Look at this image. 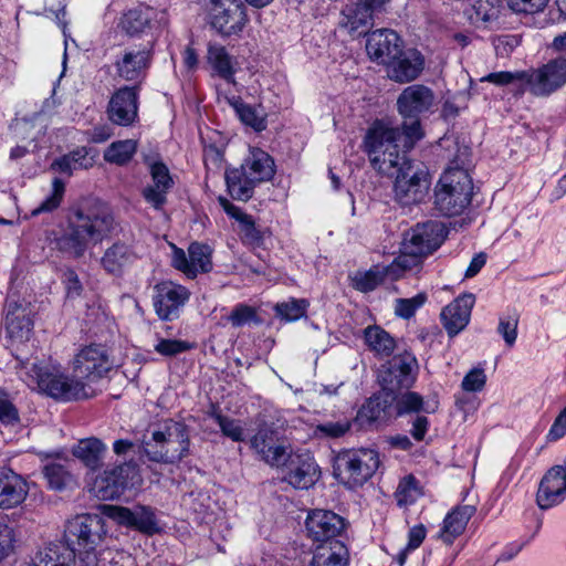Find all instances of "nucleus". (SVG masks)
I'll return each instance as SVG.
<instances>
[{"mask_svg": "<svg viewBox=\"0 0 566 566\" xmlns=\"http://www.w3.org/2000/svg\"><path fill=\"white\" fill-rule=\"evenodd\" d=\"M112 224V214L105 206L78 209L69 218L56 247L61 252L80 258L90 245L96 244L109 232Z\"/></svg>", "mask_w": 566, "mask_h": 566, "instance_id": "f257e3e1", "label": "nucleus"}, {"mask_svg": "<svg viewBox=\"0 0 566 566\" xmlns=\"http://www.w3.org/2000/svg\"><path fill=\"white\" fill-rule=\"evenodd\" d=\"M416 366V359L409 355L395 356L385 370L381 371L382 391L370 398L359 410L358 420L369 424L385 421L392 415V403L396 399L395 390L399 387H409V376Z\"/></svg>", "mask_w": 566, "mask_h": 566, "instance_id": "f03ea898", "label": "nucleus"}, {"mask_svg": "<svg viewBox=\"0 0 566 566\" xmlns=\"http://www.w3.org/2000/svg\"><path fill=\"white\" fill-rule=\"evenodd\" d=\"M443 241V227L437 222L417 224L406 232L401 243V254L389 265V272L401 273L421 264L422 259L432 253Z\"/></svg>", "mask_w": 566, "mask_h": 566, "instance_id": "7ed1b4c3", "label": "nucleus"}, {"mask_svg": "<svg viewBox=\"0 0 566 566\" xmlns=\"http://www.w3.org/2000/svg\"><path fill=\"white\" fill-rule=\"evenodd\" d=\"M188 444L185 426L170 421L163 428L147 431L140 441V449L150 461L172 463L184 457Z\"/></svg>", "mask_w": 566, "mask_h": 566, "instance_id": "20e7f679", "label": "nucleus"}, {"mask_svg": "<svg viewBox=\"0 0 566 566\" xmlns=\"http://www.w3.org/2000/svg\"><path fill=\"white\" fill-rule=\"evenodd\" d=\"M274 175V161L265 151L253 149L241 169L233 168L226 172L230 195L247 201L252 197L253 187L258 182L269 180Z\"/></svg>", "mask_w": 566, "mask_h": 566, "instance_id": "39448f33", "label": "nucleus"}, {"mask_svg": "<svg viewBox=\"0 0 566 566\" xmlns=\"http://www.w3.org/2000/svg\"><path fill=\"white\" fill-rule=\"evenodd\" d=\"M473 184L464 169H449L441 177L436 189V208L444 216H458L470 203Z\"/></svg>", "mask_w": 566, "mask_h": 566, "instance_id": "423d86ee", "label": "nucleus"}, {"mask_svg": "<svg viewBox=\"0 0 566 566\" xmlns=\"http://www.w3.org/2000/svg\"><path fill=\"white\" fill-rule=\"evenodd\" d=\"M433 102L432 92L422 85H412L403 90L398 98V109L403 116L405 142L411 146L415 140L421 138L420 122L418 115L428 111Z\"/></svg>", "mask_w": 566, "mask_h": 566, "instance_id": "0eeeda50", "label": "nucleus"}, {"mask_svg": "<svg viewBox=\"0 0 566 566\" xmlns=\"http://www.w3.org/2000/svg\"><path fill=\"white\" fill-rule=\"evenodd\" d=\"M379 460L373 450L360 449L338 454L334 471L336 476L349 486L361 485L377 470Z\"/></svg>", "mask_w": 566, "mask_h": 566, "instance_id": "6e6552de", "label": "nucleus"}, {"mask_svg": "<svg viewBox=\"0 0 566 566\" xmlns=\"http://www.w3.org/2000/svg\"><path fill=\"white\" fill-rule=\"evenodd\" d=\"M105 535L103 520L97 515L81 514L69 520L64 530V541L70 548L94 551Z\"/></svg>", "mask_w": 566, "mask_h": 566, "instance_id": "1a4fd4ad", "label": "nucleus"}, {"mask_svg": "<svg viewBox=\"0 0 566 566\" xmlns=\"http://www.w3.org/2000/svg\"><path fill=\"white\" fill-rule=\"evenodd\" d=\"M30 373L36 378L39 388L53 398L71 400L91 397L87 385L73 376L59 375L36 364L32 365Z\"/></svg>", "mask_w": 566, "mask_h": 566, "instance_id": "9d476101", "label": "nucleus"}, {"mask_svg": "<svg viewBox=\"0 0 566 566\" xmlns=\"http://www.w3.org/2000/svg\"><path fill=\"white\" fill-rule=\"evenodd\" d=\"M106 349L101 346H87L74 358L73 377L87 385L91 396L95 394L93 384L111 370Z\"/></svg>", "mask_w": 566, "mask_h": 566, "instance_id": "9b49d317", "label": "nucleus"}, {"mask_svg": "<svg viewBox=\"0 0 566 566\" xmlns=\"http://www.w3.org/2000/svg\"><path fill=\"white\" fill-rule=\"evenodd\" d=\"M251 443L262 460L271 467L283 468L293 454L291 444L282 432L270 426L260 428Z\"/></svg>", "mask_w": 566, "mask_h": 566, "instance_id": "f8f14e48", "label": "nucleus"}, {"mask_svg": "<svg viewBox=\"0 0 566 566\" xmlns=\"http://www.w3.org/2000/svg\"><path fill=\"white\" fill-rule=\"evenodd\" d=\"M394 191L396 200L402 206L422 202L429 193L430 179L428 172L411 164L402 167L396 175Z\"/></svg>", "mask_w": 566, "mask_h": 566, "instance_id": "ddd939ff", "label": "nucleus"}, {"mask_svg": "<svg viewBox=\"0 0 566 566\" xmlns=\"http://www.w3.org/2000/svg\"><path fill=\"white\" fill-rule=\"evenodd\" d=\"M521 81L527 83L536 95H547L566 82V60L555 59L534 71L518 72Z\"/></svg>", "mask_w": 566, "mask_h": 566, "instance_id": "4468645a", "label": "nucleus"}, {"mask_svg": "<svg viewBox=\"0 0 566 566\" xmlns=\"http://www.w3.org/2000/svg\"><path fill=\"white\" fill-rule=\"evenodd\" d=\"M209 15L211 25L224 35L240 32L245 23L241 0H210Z\"/></svg>", "mask_w": 566, "mask_h": 566, "instance_id": "2eb2a0df", "label": "nucleus"}, {"mask_svg": "<svg viewBox=\"0 0 566 566\" xmlns=\"http://www.w3.org/2000/svg\"><path fill=\"white\" fill-rule=\"evenodd\" d=\"M102 512L116 523L134 527L146 535H154L159 532L155 515L148 507L138 506L132 511L123 506L103 505Z\"/></svg>", "mask_w": 566, "mask_h": 566, "instance_id": "dca6fc26", "label": "nucleus"}, {"mask_svg": "<svg viewBox=\"0 0 566 566\" xmlns=\"http://www.w3.org/2000/svg\"><path fill=\"white\" fill-rule=\"evenodd\" d=\"M405 137L406 129H403V133H400L398 128H392L387 123H375L366 137L369 161L376 150H382L384 154H389L400 151L401 147L403 149L411 148L413 144L411 146H407Z\"/></svg>", "mask_w": 566, "mask_h": 566, "instance_id": "f3484780", "label": "nucleus"}, {"mask_svg": "<svg viewBox=\"0 0 566 566\" xmlns=\"http://www.w3.org/2000/svg\"><path fill=\"white\" fill-rule=\"evenodd\" d=\"M308 536L316 543L327 544L335 539L344 530V521L331 511L315 510L306 520Z\"/></svg>", "mask_w": 566, "mask_h": 566, "instance_id": "a211bd4d", "label": "nucleus"}, {"mask_svg": "<svg viewBox=\"0 0 566 566\" xmlns=\"http://www.w3.org/2000/svg\"><path fill=\"white\" fill-rule=\"evenodd\" d=\"M385 65L390 80L407 83L413 81L420 74L423 67V59L417 50H402L401 48L397 56L390 59Z\"/></svg>", "mask_w": 566, "mask_h": 566, "instance_id": "6ab92c4d", "label": "nucleus"}, {"mask_svg": "<svg viewBox=\"0 0 566 566\" xmlns=\"http://www.w3.org/2000/svg\"><path fill=\"white\" fill-rule=\"evenodd\" d=\"M283 469L286 470L284 479L297 489H308L319 475L318 468L308 453H293Z\"/></svg>", "mask_w": 566, "mask_h": 566, "instance_id": "aec40b11", "label": "nucleus"}, {"mask_svg": "<svg viewBox=\"0 0 566 566\" xmlns=\"http://www.w3.org/2000/svg\"><path fill=\"white\" fill-rule=\"evenodd\" d=\"M401 49L398 34L388 29L376 30L368 34L366 51L371 60L386 64L394 59Z\"/></svg>", "mask_w": 566, "mask_h": 566, "instance_id": "412c9836", "label": "nucleus"}, {"mask_svg": "<svg viewBox=\"0 0 566 566\" xmlns=\"http://www.w3.org/2000/svg\"><path fill=\"white\" fill-rule=\"evenodd\" d=\"M154 39L146 34L144 42L138 48L127 50L122 60L117 62L119 76L127 81L136 80L147 67Z\"/></svg>", "mask_w": 566, "mask_h": 566, "instance_id": "4be33fe9", "label": "nucleus"}, {"mask_svg": "<svg viewBox=\"0 0 566 566\" xmlns=\"http://www.w3.org/2000/svg\"><path fill=\"white\" fill-rule=\"evenodd\" d=\"M188 252L190 260L187 259L184 250L175 249L174 265L176 269L190 277L196 276L197 269H200L202 272L211 270V249L208 245L195 242L190 244Z\"/></svg>", "mask_w": 566, "mask_h": 566, "instance_id": "5701e85b", "label": "nucleus"}, {"mask_svg": "<svg viewBox=\"0 0 566 566\" xmlns=\"http://www.w3.org/2000/svg\"><path fill=\"white\" fill-rule=\"evenodd\" d=\"M137 95L133 88L118 90L108 106L111 120L119 125H129L137 117Z\"/></svg>", "mask_w": 566, "mask_h": 566, "instance_id": "b1692460", "label": "nucleus"}, {"mask_svg": "<svg viewBox=\"0 0 566 566\" xmlns=\"http://www.w3.org/2000/svg\"><path fill=\"white\" fill-rule=\"evenodd\" d=\"M566 492V470L556 465L548 470L541 481L537 503L541 509H548L557 502V497Z\"/></svg>", "mask_w": 566, "mask_h": 566, "instance_id": "393cba45", "label": "nucleus"}, {"mask_svg": "<svg viewBox=\"0 0 566 566\" xmlns=\"http://www.w3.org/2000/svg\"><path fill=\"white\" fill-rule=\"evenodd\" d=\"M157 290L155 307L163 319H170L189 296V292L185 287L171 283L159 284Z\"/></svg>", "mask_w": 566, "mask_h": 566, "instance_id": "a878e982", "label": "nucleus"}, {"mask_svg": "<svg viewBox=\"0 0 566 566\" xmlns=\"http://www.w3.org/2000/svg\"><path fill=\"white\" fill-rule=\"evenodd\" d=\"M473 304V296L464 295L443 308L441 318L451 336L459 333L468 324Z\"/></svg>", "mask_w": 566, "mask_h": 566, "instance_id": "bb28decb", "label": "nucleus"}, {"mask_svg": "<svg viewBox=\"0 0 566 566\" xmlns=\"http://www.w3.org/2000/svg\"><path fill=\"white\" fill-rule=\"evenodd\" d=\"M150 175L154 185L146 187L143 193L149 203L159 209L166 201L165 193L170 188L172 179L168 168L161 163H155L150 166Z\"/></svg>", "mask_w": 566, "mask_h": 566, "instance_id": "cd10ccee", "label": "nucleus"}, {"mask_svg": "<svg viewBox=\"0 0 566 566\" xmlns=\"http://www.w3.org/2000/svg\"><path fill=\"white\" fill-rule=\"evenodd\" d=\"M27 494L25 481L15 474L0 471V507L10 509L19 505Z\"/></svg>", "mask_w": 566, "mask_h": 566, "instance_id": "c85d7f7f", "label": "nucleus"}, {"mask_svg": "<svg viewBox=\"0 0 566 566\" xmlns=\"http://www.w3.org/2000/svg\"><path fill=\"white\" fill-rule=\"evenodd\" d=\"M74 560L73 548L56 543L40 548L33 557L34 566H73Z\"/></svg>", "mask_w": 566, "mask_h": 566, "instance_id": "c756f323", "label": "nucleus"}, {"mask_svg": "<svg viewBox=\"0 0 566 566\" xmlns=\"http://www.w3.org/2000/svg\"><path fill=\"white\" fill-rule=\"evenodd\" d=\"M6 327L11 338L20 342L28 339L32 319L27 308L17 303H10L6 315Z\"/></svg>", "mask_w": 566, "mask_h": 566, "instance_id": "7c9ffc66", "label": "nucleus"}, {"mask_svg": "<svg viewBox=\"0 0 566 566\" xmlns=\"http://www.w3.org/2000/svg\"><path fill=\"white\" fill-rule=\"evenodd\" d=\"M105 444L97 438H86L77 442L73 448V455L91 470H97L103 464Z\"/></svg>", "mask_w": 566, "mask_h": 566, "instance_id": "2f4dec72", "label": "nucleus"}, {"mask_svg": "<svg viewBox=\"0 0 566 566\" xmlns=\"http://www.w3.org/2000/svg\"><path fill=\"white\" fill-rule=\"evenodd\" d=\"M340 24L348 30L352 35L366 34L373 25V14L359 2L347 6L343 11Z\"/></svg>", "mask_w": 566, "mask_h": 566, "instance_id": "473e14b6", "label": "nucleus"}, {"mask_svg": "<svg viewBox=\"0 0 566 566\" xmlns=\"http://www.w3.org/2000/svg\"><path fill=\"white\" fill-rule=\"evenodd\" d=\"M370 164L378 172L394 178L402 170V167H408L412 163L406 158V149H402L389 154H384L382 150H376L374 151Z\"/></svg>", "mask_w": 566, "mask_h": 566, "instance_id": "72a5a7b5", "label": "nucleus"}, {"mask_svg": "<svg viewBox=\"0 0 566 566\" xmlns=\"http://www.w3.org/2000/svg\"><path fill=\"white\" fill-rule=\"evenodd\" d=\"M348 551L342 542L318 544L314 551L313 566H347Z\"/></svg>", "mask_w": 566, "mask_h": 566, "instance_id": "f704fd0d", "label": "nucleus"}, {"mask_svg": "<svg viewBox=\"0 0 566 566\" xmlns=\"http://www.w3.org/2000/svg\"><path fill=\"white\" fill-rule=\"evenodd\" d=\"M133 469L129 463L115 467L104 471V474L96 481L98 496L106 499L113 497L118 493V486L125 483L128 472Z\"/></svg>", "mask_w": 566, "mask_h": 566, "instance_id": "c9c22d12", "label": "nucleus"}, {"mask_svg": "<svg viewBox=\"0 0 566 566\" xmlns=\"http://www.w3.org/2000/svg\"><path fill=\"white\" fill-rule=\"evenodd\" d=\"M402 273L400 270H396L395 272H389V266H379L376 265L366 272H358L353 277V284L355 289L360 292H369L376 289V286L380 285L386 276H389L392 280H397L400 277Z\"/></svg>", "mask_w": 566, "mask_h": 566, "instance_id": "e433bc0d", "label": "nucleus"}, {"mask_svg": "<svg viewBox=\"0 0 566 566\" xmlns=\"http://www.w3.org/2000/svg\"><path fill=\"white\" fill-rule=\"evenodd\" d=\"M472 513L473 509L470 506L454 509L444 520L441 539L448 544L452 543L454 537L463 533Z\"/></svg>", "mask_w": 566, "mask_h": 566, "instance_id": "4c0bfd02", "label": "nucleus"}, {"mask_svg": "<svg viewBox=\"0 0 566 566\" xmlns=\"http://www.w3.org/2000/svg\"><path fill=\"white\" fill-rule=\"evenodd\" d=\"M122 29L128 35H137L143 34V41L146 38V34L150 35L154 39V34L151 32L150 18L148 13L142 12L138 10H130L128 13L124 15L120 22Z\"/></svg>", "mask_w": 566, "mask_h": 566, "instance_id": "58836bf2", "label": "nucleus"}, {"mask_svg": "<svg viewBox=\"0 0 566 566\" xmlns=\"http://www.w3.org/2000/svg\"><path fill=\"white\" fill-rule=\"evenodd\" d=\"M133 254L129 249L120 243L108 248L102 259L104 269L109 273H119L130 262Z\"/></svg>", "mask_w": 566, "mask_h": 566, "instance_id": "ea45409f", "label": "nucleus"}, {"mask_svg": "<svg viewBox=\"0 0 566 566\" xmlns=\"http://www.w3.org/2000/svg\"><path fill=\"white\" fill-rule=\"evenodd\" d=\"M365 338L367 345L379 354L389 355L394 350V339L387 332L378 326H370L366 328Z\"/></svg>", "mask_w": 566, "mask_h": 566, "instance_id": "a19ab883", "label": "nucleus"}, {"mask_svg": "<svg viewBox=\"0 0 566 566\" xmlns=\"http://www.w3.org/2000/svg\"><path fill=\"white\" fill-rule=\"evenodd\" d=\"M137 148V143L132 139L113 143L104 153L108 163L124 165L130 160Z\"/></svg>", "mask_w": 566, "mask_h": 566, "instance_id": "79ce46f5", "label": "nucleus"}, {"mask_svg": "<svg viewBox=\"0 0 566 566\" xmlns=\"http://www.w3.org/2000/svg\"><path fill=\"white\" fill-rule=\"evenodd\" d=\"M208 61L221 77L228 81L232 77L233 70L231 57L223 46H210Z\"/></svg>", "mask_w": 566, "mask_h": 566, "instance_id": "37998d69", "label": "nucleus"}, {"mask_svg": "<svg viewBox=\"0 0 566 566\" xmlns=\"http://www.w3.org/2000/svg\"><path fill=\"white\" fill-rule=\"evenodd\" d=\"M43 473L50 488L54 490H62L72 481V475L61 464L53 463L45 465Z\"/></svg>", "mask_w": 566, "mask_h": 566, "instance_id": "c03bdc74", "label": "nucleus"}, {"mask_svg": "<svg viewBox=\"0 0 566 566\" xmlns=\"http://www.w3.org/2000/svg\"><path fill=\"white\" fill-rule=\"evenodd\" d=\"M421 494L422 492L420 488H418L415 478L412 475H408L399 483L396 497L399 505H406L412 503Z\"/></svg>", "mask_w": 566, "mask_h": 566, "instance_id": "a18cd8bd", "label": "nucleus"}, {"mask_svg": "<svg viewBox=\"0 0 566 566\" xmlns=\"http://www.w3.org/2000/svg\"><path fill=\"white\" fill-rule=\"evenodd\" d=\"M469 19L473 24L485 23L497 17V9L490 0H476Z\"/></svg>", "mask_w": 566, "mask_h": 566, "instance_id": "49530a36", "label": "nucleus"}, {"mask_svg": "<svg viewBox=\"0 0 566 566\" xmlns=\"http://www.w3.org/2000/svg\"><path fill=\"white\" fill-rule=\"evenodd\" d=\"M307 303L304 300H292L275 305V311L279 316L286 321H295L305 315Z\"/></svg>", "mask_w": 566, "mask_h": 566, "instance_id": "de8ad7c7", "label": "nucleus"}, {"mask_svg": "<svg viewBox=\"0 0 566 566\" xmlns=\"http://www.w3.org/2000/svg\"><path fill=\"white\" fill-rule=\"evenodd\" d=\"M15 543L14 528L7 523H0V560L14 552Z\"/></svg>", "mask_w": 566, "mask_h": 566, "instance_id": "09e8293b", "label": "nucleus"}, {"mask_svg": "<svg viewBox=\"0 0 566 566\" xmlns=\"http://www.w3.org/2000/svg\"><path fill=\"white\" fill-rule=\"evenodd\" d=\"M64 195V184L60 179H54L53 181V193L43 201L36 209L32 211L33 216H36L41 212H51L56 209Z\"/></svg>", "mask_w": 566, "mask_h": 566, "instance_id": "8fccbe9b", "label": "nucleus"}, {"mask_svg": "<svg viewBox=\"0 0 566 566\" xmlns=\"http://www.w3.org/2000/svg\"><path fill=\"white\" fill-rule=\"evenodd\" d=\"M189 348L190 345L187 342L166 338L159 339L158 344L155 346V350L164 356H175L188 350Z\"/></svg>", "mask_w": 566, "mask_h": 566, "instance_id": "3c124183", "label": "nucleus"}, {"mask_svg": "<svg viewBox=\"0 0 566 566\" xmlns=\"http://www.w3.org/2000/svg\"><path fill=\"white\" fill-rule=\"evenodd\" d=\"M238 114L241 120L253 127L255 130H262L265 128L263 116L259 115L255 109H253L249 105H240L238 108Z\"/></svg>", "mask_w": 566, "mask_h": 566, "instance_id": "603ef678", "label": "nucleus"}, {"mask_svg": "<svg viewBox=\"0 0 566 566\" xmlns=\"http://www.w3.org/2000/svg\"><path fill=\"white\" fill-rule=\"evenodd\" d=\"M511 10L518 13H533L542 10L548 0H506Z\"/></svg>", "mask_w": 566, "mask_h": 566, "instance_id": "864d4df0", "label": "nucleus"}, {"mask_svg": "<svg viewBox=\"0 0 566 566\" xmlns=\"http://www.w3.org/2000/svg\"><path fill=\"white\" fill-rule=\"evenodd\" d=\"M422 406V398L412 391L405 392L397 402V413L403 411H418Z\"/></svg>", "mask_w": 566, "mask_h": 566, "instance_id": "5fc2aeb1", "label": "nucleus"}, {"mask_svg": "<svg viewBox=\"0 0 566 566\" xmlns=\"http://www.w3.org/2000/svg\"><path fill=\"white\" fill-rule=\"evenodd\" d=\"M0 421L3 423H13L18 421V411L15 407L2 391H0Z\"/></svg>", "mask_w": 566, "mask_h": 566, "instance_id": "6e6d98bb", "label": "nucleus"}, {"mask_svg": "<svg viewBox=\"0 0 566 566\" xmlns=\"http://www.w3.org/2000/svg\"><path fill=\"white\" fill-rule=\"evenodd\" d=\"M424 300L426 297L422 294L410 300H399L396 306V313L403 317H410L415 310L423 304Z\"/></svg>", "mask_w": 566, "mask_h": 566, "instance_id": "4d7b16f0", "label": "nucleus"}, {"mask_svg": "<svg viewBox=\"0 0 566 566\" xmlns=\"http://www.w3.org/2000/svg\"><path fill=\"white\" fill-rule=\"evenodd\" d=\"M349 429L348 422H328L317 426L315 433H322L323 436L337 438L343 436Z\"/></svg>", "mask_w": 566, "mask_h": 566, "instance_id": "13d9d810", "label": "nucleus"}, {"mask_svg": "<svg viewBox=\"0 0 566 566\" xmlns=\"http://www.w3.org/2000/svg\"><path fill=\"white\" fill-rule=\"evenodd\" d=\"M220 428L222 432L235 441L243 440V431L240 424L228 418L218 417Z\"/></svg>", "mask_w": 566, "mask_h": 566, "instance_id": "bf43d9fd", "label": "nucleus"}, {"mask_svg": "<svg viewBox=\"0 0 566 566\" xmlns=\"http://www.w3.org/2000/svg\"><path fill=\"white\" fill-rule=\"evenodd\" d=\"M485 384V376L482 370H472L469 373L463 382L462 387L467 391H475L482 389Z\"/></svg>", "mask_w": 566, "mask_h": 566, "instance_id": "052dcab7", "label": "nucleus"}, {"mask_svg": "<svg viewBox=\"0 0 566 566\" xmlns=\"http://www.w3.org/2000/svg\"><path fill=\"white\" fill-rule=\"evenodd\" d=\"M255 316V312L248 305L238 306L229 316L233 326H240Z\"/></svg>", "mask_w": 566, "mask_h": 566, "instance_id": "680f3d73", "label": "nucleus"}, {"mask_svg": "<svg viewBox=\"0 0 566 566\" xmlns=\"http://www.w3.org/2000/svg\"><path fill=\"white\" fill-rule=\"evenodd\" d=\"M241 232L244 237L251 241L258 240L260 238L259 231L254 227V222L250 216H241Z\"/></svg>", "mask_w": 566, "mask_h": 566, "instance_id": "e2e57ef3", "label": "nucleus"}, {"mask_svg": "<svg viewBox=\"0 0 566 566\" xmlns=\"http://www.w3.org/2000/svg\"><path fill=\"white\" fill-rule=\"evenodd\" d=\"M484 80L494 83L496 85H505L511 83L514 80L521 81L517 73H510V72H499V73H492L488 75Z\"/></svg>", "mask_w": 566, "mask_h": 566, "instance_id": "0e129e2a", "label": "nucleus"}, {"mask_svg": "<svg viewBox=\"0 0 566 566\" xmlns=\"http://www.w3.org/2000/svg\"><path fill=\"white\" fill-rule=\"evenodd\" d=\"M426 528L423 525H417L409 532L408 549H415L420 546L426 537Z\"/></svg>", "mask_w": 566, "mask_h": 566, "instance_id": "69168bd1", "label": "nucleus"}, {"mask_svg": "<svg viewBox=\"0 0 566 566\" xmlns=\"http://www.w3.org/2000/svg\"><path fill=\"white\" fill-rule=\"evenodd\" d=\"M566 433V408L559 413V416L556 418L549 436L553 439L562 438Z\"/></svg>", "mask_w": 566, "mask_h": 566, "instance_id": "338daca9", "label": "nucleus"}, {"mask_svg": "<svg viewBox=\"0 0 566 566\" xmlns=\"http://www.w3.org/2000/svg\"><path fill=\"white\" fill-rule=\"evenodd\" d=\"M516 327L517 322L515 321L513 324L510 322H501L500 323V332L503 334L505 342L509 345H512L516 338Z\"/></svg>", "mask_w": 566, "mask_h": 566, "instance_id": "774afa93", "label": "nucleus"}]
</instances>
